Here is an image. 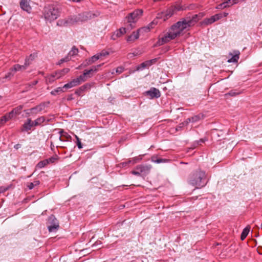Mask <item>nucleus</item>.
Returning a JSON list of instances; mask_svg holds the SVG:
<instances>
[{
    "label": "nucleus",
    "mask_w": 262,
    "mask_h": 262,
    "mask_svg": "<svg viewBox=\"0 0 262 262\" xmlns=\"http://www.w3.org/2000/svg\"><path fill=\"white\" fill-rule=\"evenodd\" d=\"M95 14L90 12H86L77 16H73L64 19L58 20V25L71 26L79 21H86L94 17Z\"/></svg>",
    "instance_id": "f257e3e1"
},
{
    "label": "nucleus",
    "mask_w": 262,
    "mask_h": 262,
    "mask_svg": "<svg viewBox=\"0 0 262 262\" xmlns=\"http://www.w3.org/2000/svg\"><path fill=\"white\" fill-rule=\"evenodd\" d=\"M206 174L204 171L198 170L194 172L191 176L189 179V183L195 187L196 188H200L206 184L205 182Z\"/></svg>",
    "instance_id": "f03ea898"
},
{
    "label": "nucleus",
    "mask_w": 262,
    "mask_h": 262,
    "mask_svg": "<svg viewBox=\"0 0 262 262\" xmlns=\"http://www.w3.org/2000/svg\"><path fill=\"white\" fill-rule=\"evenodd\" d=\"M45 19L50 22L56 19L59 15L58 8L53 5H49L45 7L43 10Z\"/></svg>",
    "instance_id": "7ed1b4c3"
},
{
    "label": "nucleus",
    "mask_w": 262,
    "mask_h": 262,
    "mask_svg": "<svg viewBox=\"0 0 262 262\" xmlns=\"http://www.w3.org/2000/svg\"><path fill=\"white\" fill-rule=\"evenodd\" d=\"M190 27H191V22L189 21L186 17L173 25L171 27V30L176 33L178 32L179 36H180L183 30Z\"/></svg>",
    "instance_id": "20e7f679"
},
{
    "label": "nucleus",
    "mask_w": 262,
    "mask_h": 262,
    "mask_svg": "<svg viewBox=\"0 0 262 262\" xmlns=\"http://www.w3.org/2000/svg\"><path fill=\"white\" fill-rule=\"evenodd\" d=\"M177 36H179V33H176L173 30H171V27L168 32L166 33L163 37L158 40L157 43L159 46H161L169 42L170 40L174 39Z\"/></svg>",
    "instance_id": "39448f33"
},
{
    "label": "nucleus",
    "mask_w": 262,
    "mask_h": 262,
    "mask_svg": "<svg viewBox=\"0 0 262 262\" xmlns=\"http://www.w3.org/2000/svg\"><path fill=\"white\" fill-rule=\"evenodd\" d=\"M47 224L48 229L50 232L56 231L59 228V222L53 215L49 217Z\"/></svg>",
    "instance_id": "423d86ee"
},
{
    "label": "nucleus",
    "mask_w": 262,
    "mask_h": 262,
    "mask_svg": "<svg viewBox=\"0 0 262 262\" xmlns=\"http://www.w3.org/2000/svg\"><path fill=\"white\" fill-rule=\"evenodd\" d=\"M143 11L141 9H138L129 13L126 17L128 23H135L138 17L142 15Z\"/></svg>",
    "instance_id": "0eeeda50"
},
{
    "label": "nucleus",
    "mask_w": 262,
    "mask_h": 262,
    "mask_svg": "<svg viewBox=\"0 0 262 262\" xmlns=\"http://www.w3.org/2000/svg\"><path fill=\"white\" fill-rule=\"evenodd\" d=\"M145 93L147 96H149L151 99L158 98L161 96L160 91L155 88H151L149 91H146Z\"/></svg>",
    "instance_id": "6e6552de"
},
{
    "label": "nucleus",
    "mask_w": 262,
    "mask_h": 262,
    "mask_svg": "<svg viewBox=\"0 0 262 262\" xmlns=\"http://www.w3.org/2000/svg\"><path fill=\"white\" fill-rule=\"evenodd\" d=\"M204 16L203 13H200L198 14H194L192 16H187V19L189 21L191 22V26H193L197 21L201 19Z\"/></svg>",
    "instance_id": "1a4fd4ad"
},
{
    "label": "nucleus",
    "mask_w": 262,
    "mask_h": 262,
    "mask_svg": "<svg viewBox=\"0 0 262 262\" xmlns=\"http://www.w3.org/2000/svg\"><path fill=\"white\" fill-rule=\"evenodd\" d=\"M30 0H21L20 2L21 8L28 13H30L31 10V7L30 5Z\"/></svg>",
    "instance_id": "9d476101"
},
{
    "label": "nucleus",
    "mask_w": 262,
    "mask_h": 262,
    "mask_svg": "<svg viewBox=\"0 0 262 262\" xmlns=\"http://www.w3.org/2000/svg\"><path fill=\"white\" fill-rule=\"evenodd\" d=\"M46 104L45 103H41L39 104V105L36 106L35 107H34L33 108H31L30 111V113L32 114H37L38 113L42 111L43 110L45 107H46Z\"/></svg>",
    "instance_id": "9b49d317"
},
{
    "label": "nucleus",
    "mask_w": 262,
    "mask_h": 262,
    "mask_svg": "<svg viewBox=\"0 0 262 262\" xmlns=\"http://www.w3.org/2000/svg\"><path fill=\"white\" fill-rule=\"evenodd\" d=\"M103 63L98 64L97 66H93L90 70H85L84 71L88 76V78H90L93 75V73L97 72L98 69L101 67Z\"/></svg>",
    "instance_id": "f8f14e48"
},
{
    "label": "nucleus",
    "mask_w": 262,
    "mask_h": 262,
    "mask_svg": "<svg viewBox=\"0 0 262 262\" xmlns=\"http://www.w3.org/2000/svg\"><path fill=\"white\" fill-rule=\"evenodd\" d=\"M126 32V28H121L117 30L112 36V38L113 40L116 39L117 38L119 37L124 34Z\"/></svg>",
    "instance_id": "ddd939ff"
},
{
    "label": "nucleus",
    "mask_w": 262,
    "mask_h": 262,
    "mask_svg": "<svg viewBox=\"0 0 262 262\" xmlns=\"http://www.w3.org/2000/svg\"><path fill=\"white\" fill-rule=\"evenodd\" d=\"M232 57L228 60V62H237L239 58L240 52L238 50H234L233 52V54H230Z\"/></svg>",
    "instance_id": "4468645a"
},
{
    "label": "nucleus",
    "mask_w": 262,
    "mask_h": 262,
    "mask_svg": "<svg viewBox=\"0 0 262 262\" xmlns=\"http://www.w3.org/2000/svg\"><path fill=\"white\" fill-rule=\"evenodd\" d=\"M141 30V29H139L136 32H133L130 35L127 36L126 38L127 41L133 42L135 40L137 39L139 37V31Z\"/></svg>",
    "instance_id": "2eb2a0df"
},
{
    "label": "nucleus",
    "mask_w": 262,
    "mask_h": 262,
    "mask_svg": "<svg viewBox=\"0 0 262 262\" xmlns=\"http://www.w3.org/2000/svg\"><path fill=\"white\" fill-rule=\"evenodd\" d=\"M151 166L150 165H139L137 166L136 169L140 171V173L147 174L149 173Z\"/></svg>",
    "instance_id": "dca6fc26"
},
{
    "label": "nucleus",
    "mask_w": 262,
    "mask_h": 262,
    "mask_svg": "<svg viewBox=\"0 0 262 262\" xmlns=\"http://www.w3.org/2000/svg\"><path fill=\"white\" fill-rule=\"evenodd\" d=\"M175 12V8L173 7H171L167 9L165 11H164L165 13V17L164 18V21H165L168 18L170 17L171 16L173 15Z\"/></svg>",
    "instance_id": "f3484780"
},
{
    "label": "nucleus",
    "mask_w": 262,
    "mask_h": 262,
    "mask_svg": "<svg viewBox=\"0 0 262 262\" xmlns=\"http://www.w3.org/2000/svg\"><path fill=\"white\" fill-rule=\"evenodd\" d=\"M28 67V63H24V65H20L18 64H16L13 66L12 67L13 70L15 72L19 71H24L25 70L27 67Z\"/></svg>",
    "instance_id": "a211bd4d"
},
{
    "label": "nucleus",
    "mask_w": 262,
    "mask_h": 262,
    "mask_svg": "<svg viewBox=\"0 0 262 262\" xmlns=\"http://www.w3.org/2000/svg\"><path fill=\"white\" fill-rule=\"evenodd\" d=\"M79 85V81L78 79H74L70 82L64 84L63 88L65 89H70L73 87Z\"/></svg>",
    "instance_id": "6ab92c4d"
},
{
    "label": "nucleus",
    "mask_w": 262,
    "mask_h": 262,
    "mask_svg": "<svg viewBox=\"0 0 262 262\" xmlns=\"http://www.w3.org/2000/svg\"><path fill=\"white\" fill-rule=\"evenodd\" d=\"M158 23V20L156 18H155L147 26L143 27L141 30L145 31H149L151 29L154 28Z\"/></svg>",
    "instance_id": "aec40b11"
},
{
    "label": "nucleus",
    "mask_w": 262,
    "mask_h": 262,
    "mask_svg": "<svg viewBox=\"0 0 262 262\" xmlns=\"http://www.w3.org/2000/svg\"><path fill=\"white\" fill-rule=\"evenodd\" d=\"M70 69L69 68H64L61 70L55 72V73L56 75V79L60 78V77H62L65 74L68 73Z\"/></svg>",
    "instance_id": "412c9836"
},
{
    "label": "nucleus",
    "mask_w": 262,
    "mask_h": 262,
    "mask_svg": "<svg viewBox=\"0 0 262 262\" xmlns=\"http://www.w3.org/2000/svg\"><path fill=\"white\" fill-rule=\"evenodd\" d=\"M99 56L97 54L93 56L91 58L88 59H86L85 60V62H86V64H85V66H88V65H90V64H92V63H94L96 61H97V60L99 59Z\"/></svg>",
    "instance_id": "4be33fe9"
},
{
    "label": "nucleus",
    "mask_w": 262,
    "mask_h": 262,
    "mask_svg": "<svg viewBox=\"0 0 262 262\" xmlns=\"http://www.w3.org/2000/svg\"><path fill=\"white\" fill-rule=\"evenodd\" d=\"M22 108L23 106L19 105L18 106L13 109L12 111L9 112V114L13 118L15 115L19 114L21 112V110H22Z\"/></svg>",
    "instance_id": "5701e85b"
},
{
    "label": "nucleus",
    "mask_w": 262,
    "mask_h": 262,
    "mask_svg": "<svg viewBox=\"0 0 262 262\" xmlns=\"http://www.w3.org/2000/svg\"><path fill=\"white\" fill-rule=\"evenodd\" d=\"M37 57L36 53H33L25 58V63H28V66L31 64L32 61Z\"/></svg>",
    "instance_id": "b1692460"
},
{
    "label": "nucleus",
    "mask_w": 262,
    "mask_h": 262,
    "mask_svg": "<svg viewBox=\"0 0 262 262\" xmlns=\"http://www.w3.org/2000/svg\"><path fill=\"white\" fill-rule=\"evenodd\" d=\"M11 118H12V117L11 116L9 113H7L0 119V124L1 125H3Z\"/></svg>",
    "instance_id": "393cba45"
},
{
    "label": "nucleus",
    "mask_w": 262,
    "mask_h": 262,
    "mask_svg": "<svg viewBox=\"0 0 262 262\" xmlns=\"http://www.w3.org/2000/svg\"><path fill=\"white\" fill-rule=\"evenodd\" d=\"M202 115H198L192 117L191 118H189L186 120V124H188L190 122H195L200 120L202 118H203Z\"/></svg>",
    "instance_id": "a878e982"
},
{
    "label": "nucleus",
    "mask_w": 262,
    "mask_h": 262,
    "mask_svg": "<svg viewBox=\"0 0 262 262\" xmlns=\"http://www.w3.org/2000/svg\"><path fill=\"white\" fill-rule=\"evenodd\" d=\"M250 227L249 226H247L246 228H245L244 229V230H243V232L241 234V239L242 241L245 239V238L247 237V236L248 235V234L250 231Z\"/></svg>",
    "instance_id": "bb28decb"
},
{
    "label": "nucleus",
    "mask_w": 262,
    "mask_h": 262,
    "mask_svg": "<svg viewBox=\"0 0 262 262\" xmlns=\"http://www.w3.org/2000/svg\"><path fill=\"white\" fill-rule=\"evenodd\" d=\"M33 123L31 119H28L27 121L23 125V127L26 130H29L33 127Z\"/></svg>",
    "instance_id": "cd10ccee"
},
{
    "label": "nucleus",
    "mask_w": 262,
    "mask_h": 262,
    "mask_svg": "<svg viewBox=\"0 0 262 262\" xmlns=\"http://www.w3.org/2000/svg\"><path fill=\"white\" fill-rule=\"evenodd\" d=\"M87 77H88V76L84 71L83 74L80 75L78 78L76 79L78 80L79 84H80L81 82L85 81L87 79Z\"/></svg>",
    "instance_id": "c85d7f7f"
},
{
    "label": "nucleus",
    "mask_w": 262,
    "mask_h": 262,
    "mask_svg": "<svg viewBox=\"0 0 262 262\" xmlns=\"http://www.w3.org/2000/svg\"><path fill=\"white\" fill-rule=\"evenodd\" d=\"M142 158L139 157H135L133 158L132 160H129L127 162H124L122 163L123 165H126L127 164L132 163V164H134L140 160Z\"/></svg>",
    "instance_id": "c756f323"
},
{
    "label": "nucleus",
    "mask_w": 262,
    "mask_h": 262,
    "mask_svg": "<svg viewBox=\"0 0 262 262\" xmlns=\"http://www.w3.org/2000/svg\"><path fill=\"white\" fill-rule=\"evenodd\" d=\"M78 53V49L76 48L75 46H74L71 50L69 52L68 55L69 57L74 56L76 55H77Z\"/></svg>",
    "instance_id": "7c9ffc66"
},
{
    "label": "nucleus",
    "mask_w": 262,
    "mask_h": 262,
    "mask_svg": "<svg viewBox=\"0 0 262 262\" xmlns=\"http://www.w3.org/2000/svg\"><path fill=\"white\" fill-rule=\"evenodd\" d=\"M56 79V75L55 73H53L51 75L47 77L46 80L47 82L52 83L54 82Z\"/></svg>",
    "instance_id": "2f4dec72"
},
{
    "label": "nucleus",
    "mask_w": 262,
    "mask_h": 262,
    "mask_svg": "<svg viewBox=\"0 0 262 262\" xmlns=\"http://www.w3.org/2000/svg\"><path fill=\"white\" fill-rule=\"evenodd\" d=\"M14 71L13 70V68L10 69V71L6 74L4 78L10 80L14 75Z\"/></svg>",
    "instance_id": "473e14b6"
},
{
    "label": "nucleus",
    "mask_w": 262,
    "mask_h": 262,
    "mask_svg": "<svg viewBox=\"0 0 262 262\" xmlns=\"http://www.w3.org/2000/svg\"><path fill=\"white\" fill-rule=\"evenodd\" d=\"M63 88H64L63 86L62 88H61V87L57 88L54 89V90H53L51 92V94L53 95H56L58 94L61 93L63 92Z\"/></svg>",
    "instance_id": "72a5a7b5"
},
{
    "label": "nucleus",
    "mask_w": 262,
    "mask_h": 262,
    "mask_svg": "<svg viewBox=\"0 0 262 262\" xmlns=\"http://www.w3.org/2000/svg\"><path fill=\"white\" fill-rule=\"evenodd\" d=\"M39 184L40 182L39 181H35L33 182L28 183L27 184V187L30 190H31L33 189L35 186L38 185Z\"/></svg>",
    "instance_id": "f704fd0d"
},
{
    "label": "nucleus",
    "mask_w": 262,
    "mask_h": 262,
    "mask_svg": "<svg viewBox=\"0 0 262 262\" xmlns=\"http://www.w3.org/2000/svg\"><path fill=\"white\" fill-rule=\"evenodd\" d=\"M151 161L155 163H160L165 162L166 160L164 159L158 158L156 156H152L151 157Z\"/></svg>",
    "instance_id": "c9c22d12"
},
{
    "label": "nucleus",
    "mask_w": 262,
    "mask_h": 262,
    "mask_svg": "<svg viewBox=\"0 0 262 262\" xmlns=\"http://www.w3.org/2000/svg\"><path fill=\"white\" fill-rule=\"evenodd\" d=\"M212 18V16L208 18H205L202 23V24L205 25H208L209 24H211L214 23V20Z\"/></svg>",
    "instance_id": "e433bc0d"
},
{
    "label": "nucleus",
    "mask_w": 262,
    "mask_h": 262,
    "mask_svg": "<svg viewBox=\"0 0 262 262\" xmlns=\"http://www.w3.org/2000/svg\"><path fill=\"white\" fill-rule=\"evenodd\" d=\"M48 164V162L47 160V159H46V160H44L43 161H40L39 162H38V164H37V167L39 168H41Z\"/></svg>",
    "instance_id": "4c0bfd02"
},
{
    "label": "nucleus",
    "mask_w": 262,
    "mask_h": 262,
    "mask_svg": "<svg viewBox=\"0 0 262 262\" xmlns=\"http://www.w3.org/2000/svg\"><path fill=\"white\" fill-rule=\"evenodd\" d=\"M230 7L229 5H227V3L223 2L219 5H218L216 8L218 9H225L226 8Z\"/></svg>",
    "instance_id": "58836bf2"
},
{
    "label": "nucleus",
    "mask_w": 262,
    "mask_h": 262,
    "mask_svg": "<svg viewBox=\"0 0 262 262\" xmlns=\"http://www.w3.org/2000/svg\"><path fill=\"white\" fill-rule=\"evenodd\" d=\"M91 87V84L90 83H86L85 84L81 86L79 88V91H84L86 89H90Z\"/></svg>",
    "instance_id": "ea45409f"
},
{
    "label": "nucleus",
    "mask_w": 262,
    "mask_h": 262,
    "mask_svg": "<svg viewBox=\"0 0 262 262\" xmlns=\"http://www.w3.org/2000/svg\"><path fill=\"white\" fill-rule=\"evenodd\" d=\"M158 58H156L151 60H147L146 61V64L148 67L151 66V65L156 63L157 61Z\"/></svg>",
    "instance_id": "a19ab883"
},
{
    "label": "nucleus",
    "mask_w": 262,
    "mask_h": 262,
    "mask_svg": "<svg viewBox=\"0 0 262 262\" xmlns=\"http://www.w3.org/2000/svg\"><path fill=\"white\" fill-rule=\"evenodd\" d=\"M58 159V157L57 155H55V156L52 157L49 159H47V160L48 162V164L51 163H54L56 160H57Z\"/></svg>",
    "instance_id": "79ce46f5"
},
{
    "label": "nucleus",
    "mask_w": 262,
    "mask_h": 262,
    "mask_svg": "<svg viewBox=\"0 0 262 262\" xmlns=\"http://www.w3.org/2000/svg\"><path fill=\"white\" fill-rule=\"evenodd\" d=\"M240 94H241V92H237L236 90H231L228 94H226V95H229L231 96H235Z\"/></svg>",
    "instance_id": "37998d69"
},
{
    "label": "nucleus",
    "mask_w": 262,
    "mask_h": 262,
    "mask_svg": "<svg viewBox=\"0 0 262 262\" xmlns=\"http://www.w3.org/2000/svg\"><path fill=\"white\" fill-rule=\"evenodd\" d=\"M146 67H148L147 65L146 64V61L142 62L141 63L137 68V70L139 71L140 70H142Z\"/></svg>",
    "instance_id": "c03bdc74"
},
{
    "label": "nucleus",
    "mask_w": 262,
    "mask_h": 262,
    "mask_svg": "<svg viewBox=\"0 0 262 262\" xmlns=\"http://www.w3.org/2000/svg\"><path fill=\"white\" fill-rule=\"evenodd\" d=\"M108 54L109 52L105 50H103L100 53L97 54V55L99 56V58H100L102 56H105L106 55H108Z\"/></svg>",
    "instance_id": "a18cd8bd"
},
{
    "label": "nucleus",
    "mask_w": 262,
    "mask_h": 262,
    "mask_svg": "<svg viewBox=\"0 0 262 262\" xmlns=\"http://www.w3.org/2000/svg\"><path fill=\"white\" fill-rule=\"evenodd\" d=\"M188 124H186V121L184 122L181 123L179 124V125L176 127V130L178 131L181 130L185 125H187Z\"/></svg>",
    "instance_id": "49530a36"
},
{
    "label": "nucleus",
    "mask_w": 262,
    "mask_h": 262,
    "mask_svg": "<svg viewBox=\"0 0 262 262\" xmlns=\"http://www.w3.org/2000/svg\"><path fill=\"white\" fill-rule=\"evenodd\" d=\"M165 17V13L164 12H162L157 14L156 16V18L159 20V19H163L164 20V18Z\"/></svg>",
    "instance_id": "de8ad7c7"
},
{
    "label": "nucleus",
    "mask_w": 262,
    "mask_h": 262,
    "mask_svg": "<svg viewBox=\"0 0 262 262\" xmlns=\"http://www.w3.org/2000/svg\"><path fill=\"white\" fill-rule=\"evenodd\" d=\"M212 17L213 19V20H214V22H215V21L218 20L222 18V15L221 14H217L212 16Z\"/></svg>",
    "instance_id": "09e8293b"
},
{
    "label": "nucleus",
    "mask_w": 262,
    "mask_h": 262,
    "mask_svg": "<svg viewBox=\"0 0 262 262\" xmlns=\"http://www.w3.org/2000/svg\"><path fill=\"white\" fill-rule=\"evenodd\" d=\"M71 59V58L69 57V56H67L65 58H62L59 61V64H61L64 62H67L69 61Z\"/></svg>",
    "instance_id": "8fccbe9b"
},
{
    "label": "nucleus",
    "mask_w": 262,
    "mask_h": 262,
    "mask_svg": "<svg viewBox=\"0 0 262 262\" xmlns=\"http://www.w3.org/2000/svg\"><path fill=\"white\" fill-rule=\"evenodd\" d=\"M75 138L77 140V145L78 146V147L80 149V148H82V144L81 143V141L80 140V139L77 136H75Z\"/></svg>",
    "instance_id": "3c124183"
},
{
    "label": "nucleus",
    "mask_w": 262,
    "mask_h": 262,
    "mask_svg": "<svg viewBox=\"0 0 262 262\" xmlns=\"http://www.w3.org/2000/svg\"><path fill=\"white\" fill-rule=\"evenodd\" d=\"M36 119H37V121L38 122V123L39 125L46 121V119H45V117H43V116L39 117Z\"/></svg>",
    "instance_id": "603ef678"
},
{
    "label": "nucleus",
    "mask_w": 262,
    "mask_h": 262,
    "mask_svg": "<svg viewBox=\"0 0 262 262\" xmlns=\"http://www.w3.org/2000/svg\"><path fill=\"white\" fill-rule=\"evenodd\" d=\"M124 71V68L122 67H118L116 70V72L118 74L122 73Z\"/></svg>",
    "instance_id": "864d4df0"
},
{
    "label": "nucleus",
    "mask_w": 262,
    "mask_h": 262,
    "mask_svg": "<svg viewBox=\"0 0 262 262\" xmlns=\"http://www.w3.org/2000/svg\"><path fill=\"white\" fill-rule=\"evenodd\" d=\"M59 134L61 136H65L67 138H68L69 137H70L69 135H68L67 133H64V131L61 129L59 131Z\"/></svg>",
    "instance_id": "5fc2aeb1"
},
{
    "label": "nucleus",
    "mask_w": 262,
    "mask_h": 262,
    "mask_svg": "<svg viewBox=\"0 0 262 262\" xmlns=\"http://www.w3.org/2000/svg\"><path fill=\"white\" fill-rule=\"evenodd\" d=\"M8 189V187H5L4 186L0 187V193L5 192Z\"/></svg>",
    "instance_id": "6e6d98bb"
},
{
    "label": "nucleus",
    "mask_w": 262,
    "mask_h": 262,
    "mask_svg": "<svg viewBox=\"0 0 262 262\" xmlns=\"http://www.w3.org/2000/svg\"><path fill=\"white\" fill-rule=\"evenodd\" d=\"M131 172L133 174L136 175V176H140V174H141V173L139 170H138V171L133 170Z\"/></svg>",
    "instance_id": "4d7b16f0"
},
{
    "label": "nucleus",
    "mask_w": 262,
    "mask_h": 262,
    "mask_svg": "<svg viewBox=\"0 0 262 262\" xmlns=\"http://www.w3.org/2000/svg\"><path fill=\"white\" fill-rule=\"evenodd\" d=\"M173 8H175V12L177 11H180L182 10V8L180 5H177L175 6H172Z\"/></svg>",
    "instance_id": "13d9d810"
},
{
    "label": "nucleus",
    "mask_w": 262,
    "mask_h": 262,
    "mask_svg": "<svg viewBox=\"0 0 262 262\" xmlns=\"http://www.w3.org/2000/svg\"><path fill=\"white\" fill-rule=\"evenodd\" d=\"M32 123H33L32 125L33 126H37V125H39V123H38V122L37 121V119H36L34 121H32Z\"/></svg>",
    "instance_id": "bf43d9fd"
},
{
    "label": "nucleus",
    "mask_w": 262,
    "mask_h": 262,
    "mask_svg": "<svg viewBox=\"0 0 262 262\" xmlns=\"http://www.w3.org/2000/svg\"><path fill=\"white\" fill-rule=\"evenodd\" d=\"M225 3H227V4L229 5L230 6L233 5V4H232V0H227V1L225 2Z\"/></svg>",
    "instance_id": "052dcab7"
},
{
    "label": "nucleus",
    "mask_w": 262,
    "mask_h": 262,
    "mask_svg": "<svg viewBox=\"0 0 262 262\" xmlns=\"http://www.w3.org/2000/svg\"><path fill=\"white\" fill-rule=\"evenodd\" d=\"M21 145L20 144H17L14 145V147L16 149H18V148H20Z\"/></svg>",
    "instance_id": "680f3d73"
},
{
    "label": "nucleus",
    "mask_w": 262,
    "mask_h": 262,
    "mask_svg": "<svg viewBox=\"0 0 262 262\" xmlns=\"http://www.w3.org/2000/svg\"><path fill=\"white\" fill-rule=\"evenodd\" d=\"M37 83H38V81H37V80H36V81H33V82L31 84H30V85H32V86H33V85H36Z\"/></svg>",
    "instance_id": "e2e57ef3"
},
{
    "label": "nucleus",
    "mask_w": 262,
    "mask_h": 262,
    "mask_svg": "<svg viewBox=\"0 0 262 262\" xmlns=\"http://www.w3.org/2000/svg\"><path fill=\"white\" fill-rule=\"evenodd\" d=\"M204 142L205 140L203 139H201L198 141V144H201V143H204Z\"/></svg>",
    "instance_id": "0e129e2a"
},
{
    "label": "nucleus",
    "mask_w": 262,
    "mask_h": 262,
    "mask_svg": "<svg viewBox=\"0 0 262 262\" xmlns=\"http://www.w3.org/2000/svg\"><path fill=\"white\" fill-rule=\"evenodd\" d=\"M239 0H232V4H235L238 2Z\"/></svg>",
    "instance_id": "69168bd1"
},
{
    "label": "nucleus",
    "mask_w": 262,
    "mask_h": 262,
    "mask_svg": "<svg viewBox=\"0 0 262 262\" xmlns=\"http://www.w3.org/2000/svg\"><path fill=\"white\" fill-rule=\"evenodd\" d=\"M227 15H228V13H224V15H225V16H226Z\"/></svg>",
    "instance_id": "338daca9"
},
{
    "label": "nucleus",
    "mask_w": 262,
    "mask_h": 262,
    "mask_svg": "<svg viewBox=\"0 0 262 262\" xmlns=\"http://www.w3.org/2000/svg\"><path fill=\"white\" fill-rule=\"evenodd\" d=\"M2 126L1 124H0V126Z\"/></svg>",
    "instance_id": "774afa93"
}]
</instances>
